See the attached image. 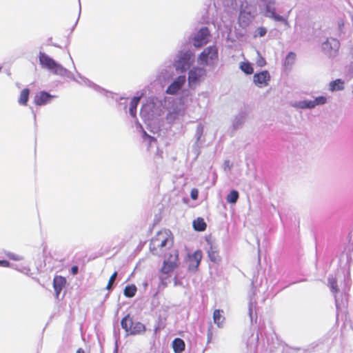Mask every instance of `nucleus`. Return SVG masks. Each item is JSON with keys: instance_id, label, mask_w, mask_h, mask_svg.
I'll use <instances>...</instances> for the list:
<instances>
[{"instance_id": "obj_1", "label": "nucleus", "mask_w": 353, "mask_h": 353, "mask_svg": "<svg viewBox=\"0 0 353 353\" xmlns=\"http://www.w3.org/2000/svg\"><path fill=\"white\" fill-rule=\"evenodd\" d=\"M39 62L41 66L51 72L61 76V77H67L68 78L75 81L76 82L88 85L89 87H92L94 88H97V85H95L93 83L89 81L88 79L81 77L80 74H78L79 79H76L73 74L69 72L67 69L63 68L61 65L57 63L54 60L50 58L48 55L45 53L40 52L39 54Z\"/></svg>"}, {"instance_id": "obj_2", "label": "nucleus", "mask_w": 353, "mask_h": 353, "mask_svg": "<svg viewBox=\"0 0 353 353\" xmlns=\"http://www.w3.org/2000/svg\"><path fill=\"white\" fill-rule=\"evenodd\" d=\"M259 12L265 17L276 22H281L285 27H290L288 15H281L276 13V0H258Z\"/></svg>"}, {"instance_id": "obj_3", "label": "nucleus", "mask_w": 353, "mask_h": 353, "mask_svg": "<svg viewBox=\"0 0 353 353\" xmlns=\"http://www.w3.org/2000/svg\"><path fill=\"white\" fill-rule=\"evenodd\" d=\"M179 264L178 250L172 249L168 254L165 255L161 268L160 279L162 285L167 286V279L170 277L171 273L179 267Z\"/></svg>"}, {"instance_id": "obj_4", "label": "nucleus", "mask_w": 353, "mask_h": 353, "mask_svg": "<svg viewBox=\"0 0 353 353\" xmlns=\"http://www.w3.org/2000/svg\"><path fill=\"white\" fill-rule=\"evenodd\" d=\"M173 239L168 230H162L158 232L152 239L150 248L154 254H160L166 249L172 246Z\"/></svg>"}, {"instance_id": "obj_5", "label": "nucleus", "mask_w": 353, "mask_h": 353, "mask_svg": "<svg viewBox=\"0 0 353 353\" xmlns=\"http://www.w3.org/2000/svg\"><path fill=\"white\" fill-rule=\"evenodd\" d=\"M219 48L216 45H212L206 47L199 54L197 63L203 66L210 69H214L219 63Z\"/></svg>"}, {"instance_id": "obj_6", "label": "nucleus", "mask_w": 353, "mask_h": 353, "mask_svg": "<svg viewBox=\"0 0 353 353\" xmlns=\"http://www.w3.org/2000/svg\"><path fill=\"white\" fill-rule=\"evenodd\" d=\"M258 9L256 4L244 1L241 3L238 17L239 25L243 28H247L257 16Z\"/></svg>"}, {"instance_id": "obj_7", "label": "nucleus", "mask_w": 353, "mask_h": 353, "mask_svg": "<svg viewBox=\"0 0 353 353\" xmlns=\"http://www.w3.org/2000/svg\"><path fill=\"white\" fill-rule=\"evenodd\" d=\"M140 114L144 122L150 125L158 119L161 114V110L153 101H148L142 106Z\"/></svg>"}, {"instance_id": "obj_8", "label": "nucleus", "mask_w": 353, "mask_h": 353, "mask_svg": "<svg viewBox=\"0 0 353 353\" xmlns=\"http://www.w3.org/2000/svg\"><path fill=\"white\" fill-rule=\"evenodd\" d=\"M234 17V14H232L229 11L225 10L221 15L220 21L216 22L217 30L223 36L226 35L229 37L232 32V27Z\"/></svg>"}, {"instance_id": "obj_9", "label": "nucleus", "mask_w": 353, "mask_h": 353, "mask_svg": "<svg viewBox=\"0 0 353 353\" xmlns=\"http://www.w3.org/2000/svg\"><path fill=\"white\" fill-rule=\"evenodd\" d=\"M193 61L192 53L180 52L174 61V67L176 71L183 72L191 66Z\"/></svg>"}, {"instance_id": "obj_10", "label": "nucleus", "mask_w": 353, "mask_h": 353, "mask_svg": "<svg viewBox=\"0 0 353 353\" xmlns=\"http://www.w3.org/2000/svg\"><path fill=\"white\" fill-rule=\"evenodd\" d=\"M207 70L204 67H194L188 72V85L194 89L204 79Z\"/></svg>"}, {"instance_id": "obj_11", "label": "nucleus", "mask_w": 353, "mask_h": 353, "mask_svg": "<svg viewBox=\"0 0 353 353\" xmlns=\"http://www.w3.org/2000/svg\"><path fill=\"white\" fill-rule=\"evenodd\" d=\"M186 77L184 74L179 75L174 79L168 85L165 92L170 95H176L181 93L186 83Z\"/></svg>"}, {"instance_id": "obj_12", "label": "nucleus", "mask_w": 353, "mask_h": 353, "mask_svg": "<svg viewBox=\"0 0 353 353\" xmlns=\"http://www.w3.org/2000/svg\"><path fill=\"white\" fill-rule=\"evenodd\" d=\"M184 114L185 108L183 105L176 101L168 108L166 119L169 123H173L183 117Z\"/></svg>"}, {"instance_id": "obj_13", "label": "nucleus", "mask_w": 353, "mask_h": 353, "mask_svg": "<svg viewBox=\"0 0 353 353\" xmlns=\"http://www.w3.org/2000/svg\"><path fill=\"white\" fill-rule=\"evenodd\" d=\"M210 30L204 27L196 32L192 37V45L196 48H201L209 41Z\"/></svg>"}, {"instance_id": "obj_14", "label": "nucleus", "mask_w": 353, "mask_h": 353, "mask_svg": "<svg viewBox=\"0 0 353 353\" xmlns=\"http://www.w3.org/2000/svg\"><path fill=\"white\" fill-rule=\"evenodd\" d=\"M323 52L329 57H335L340 48L339 41L334 38H329L322 43Z\"/></svg>"}, {"instance_id": "obj_15", "label": "nucleus", "mask_w": 353, "mask_h": 353, "mask_svg": "<svg viewBox=\"0 0 353 353\" xmlns=\"http://www.w3.org/2000/svg\"><path fill=\"white\" fill-rule=\"evenodd\" d=\"M270 79V74L268 70H263L261 72H256L253 76V83L259 88L268 86Z\"/></svg>"}, {"instance_id": "obj_16", "label": "nucleus", "mask_w": 353, "mask_h": 353, "mask_svg": "<svg viewBox=\"0 0 353 353\" xmlns=\"http://www.w3.org/2000/svg\"><path fill=\"white\" fill-rule=\"evenodd\" d=\"M54 97V96L46 92L41 91L36 94L34 102L37 105H45L50 103Z\"/></svg>"}, {"instance_id": "obj_17", "label": "nucleus", "mask_w": 353, "mask_h": 353, "mask_svg": "<svg viewBox=\"0 0 353 353\" xmlns=\"http://www.w3.org/2000/svg\"><path fill=\"white\" fill-rule=\"evenodd\" d=\"M202 259V252L196 250L192 254L189 255V269L195 271L199 267Z\"/></svg>"}, {"instance_id": "obj_18", "label": "nucleus", "mask_w": 353, "mask_h": 353, "mask_svg": "<svg viewBox=\"0 0 353 353\" xmlns=\"http://www.w3.org/2000/svg\"><path fill=\"white\" fill-rule=\"evenodd\" d=\"M174 75L173 68L171 66L162 68L157 74V79L161 82H167L170 80Z\"/></svg>"}, {"instance_id": "obj_19", "label": "nucleus", "mask_w": 353, "mask_h": 353, "mask_svg": "<svg viewBox=\"0 0 353 353\" xmlns=\"http://www.w3.org/2000/svg\"><path fill=\"white\" fill-rule=\"evenodd\" d=\"M225 316L223 311L221 310H215L213 312V321L218 327L222 328L225 323Z\"/></svg>"}, {"instance_id": "obj_20", "label": "nucleus", "mask_w": 353, "mask_h": 353, "mask_svg": "<svg viewBox=\"0 0 353 353\" xmlns=\"http://www.w3.org/2000/svg\"><path fill=\"white\" fill-rule=\"evenodd\" d=\"M66 281L64 277L61 276H57L54 277L53 281V286L56 292L57 296H58L65 286Z\"/></svg>"}, {"instance_id": "obj_21", "label": "nucleus", "mask_w": 353, "mask_h": 353, "mask_svg": "<svg viewBox=\"0 0 353 353\" xmlns=\"http://www.w3.org/2000/svg\"><path fill=\"white\" fill-rule=\"evenodd\" d=\"M345 88V81L337 79L329 83V90L331 92L341 91Z\"/></svg>"}, {"instance_id": "obj_22", "label": "nucleus", "mask_w": 353, "mask_h": 353, "mask_svg": "<svg viewBox=\"0 0 353 353\" xmlns=\"http://www.w3.org/2000/svg\"><path fill=\"white\" fill-rule=\"evenodd\" d=\"M145 326L141 322H134L129 334L130 335H141L143 334L145 332Z\"/></svg>"}, {"instance_id": "obj_23", "label": "nucleus", "mask_w": 353, "mask_h": 353, "mask_svg": "<svg viewBox=\"0 0 353 353\" xmlns=\"http://www.w3.org/2000/svg\"><path fill=\"white\" fill-rule=\"evenodd\" d=\"M293 107L300 109H313L314 108V104L313 100H302L296 101L293 105Z\"/></svg>"}, {"instance_id": "obj_24", "label": "nucleus", "mask_w": 353, "mask_h": 353, "mask_svg": "<svg viewBox=\"0 0 353 353\" xmlns=\"http://www.w3.org/2000/svg\"><path fill=\"white\" fill-rule=\"evenodd\" d=\"M328 285L335 296L336 305L338 309L339 307V303L336 294L339 292V289L336 285V281L332 276L328 279Z\"/></svg>"}, {"instance_id": "obj_25", "label": "nucleus", "mask_w": 353, "mask_h": 353, "mask_svg": "<svg viewBox=\"0 0 353 353\" xmlns=\"http://www.w3.org/2000/svg\"><path fill=\"white\" fill-rule=\"evenodd\" d=\"M134 323V322L132 321V319L130 316V315H127L122 319L121 325L122 328L125 330L128 334H129L130 329H132Z\"/></svg>"}, {"instance_id": "obj_26", "label": "nucleus", "mask_w": 353, "mask_h": 353, "mask_svg": "<svg viewBox=\"0 0 353 353\" xmlns=\"http://www.w3.org/2000/svg\"><path fill=\"white\" fill-rule=\"evenodd\" d=\"M239 68L245 74H252L254 72L252 64L248 61H243L239 63Z\"/></svg>"}, {"instance_id": "obj_27", "label": "nucleus", "mask_w": 353, "mask_h": 353, "mask_svg": "<svg viewBox=\"0 0 353 353\" xmlns=\"http://www.w3.org/2000/svg\"><path fill=\"white\" fill-rule=\"evenodd\" d=\"M172 348L174 353H181L185 349L184 341L179 338L175 339L172 341Z\"/></svg>"}, {"instance_id": "obj_28", "label": "nucleus", "mask_w": 353, "mask_h": 353, "mask_svg": "<svg viewBox=\"0 0 353 353\" xmlns=\"http://www.w3.org/2000/svg\"><path fill=\"white\" fill-rule=\"evenodd\" d=\"M30 94V90L28 88H25L21 90L18 102L20 105H26L28 101Z\"/></svg>"}, {"instance_id": "obj_29", "label": "nucleus", "mask_w": 353, "mask_h": 353, "mask_svg": "<svg viewBox=\"0 0 353 353\" xmlns=\"http://www.w3.org/2000/svg\"><path fill=\"white\" fill-rule=\"evenodd\" d=\"M193 227L195 230L204 231L206 228V223L201 218H198L193 221Z\"/></svg>"}, {"instance_id": "obj_30", "label": "nucleus", "mask_w": 353, "mask_h": 353, "mask_svg": "<svg viewBox=\"0 0 353 353\" xmlns=\"http://www.w3.org/2000/svg\"><path fill=\"white\" fill-rule=\"evenodd\" d=\"M140 97H134L130 102V114L132 117H135L136 115V110L137 105L139 102Z\"/></svg>"}, {"instance_id": "obj_31", "label": "nucleus", "mask_w": 353, "mask_h": 353, "mask_svg": "<svg viewBox=\"0 0 353 353\" xmlns=\"http://www.w3.org/2000/svg\"><path fill=\"white\" fill-rule=\"evenodd\" d=\"M239 199V192L236 190H232L226 196L228 203L234 204Z\"/></svg>"}, {"instance_id": "obj_32", "label": "nucleus", "mask_w": 353, "mask_h": 353, "mask_svg": "<svg viewBox=\"0 0 353 353\" xmlns=\"http://www.w3.org/2000/svg\"><path fill=\"white\" fill-rule=\"evenodd\" d=\"M12 268L26 275H28L30 272V269L26 263H23V264L21 265H12Z\"/></svg>"}, {"instance_id": "obj_33", "label": "nucleus", "mask_w": 353, "mask_h": 353, "mask_svg": "<svg viewBox=\"0 0 353 353\" xmlns=\"http://www.w3.org/2000/svg\"><path fill=\"white\" fill-rule=\"evenodd\" d=\"M137 292V287L134 285H128L124 289V295L127 297H133Z\"/></svg>"}, {"instance_id": "obj_34", "label": "nucleus", "mask_w": 353, "mask_h": 353, "mask_svg": "<svg viewBox=\"0 0 353 353\" xmlns=\"http://www.w3.org/2000/svg\"><path fill=\"white\" fill-rule=\"evenodd\" d=\"M267 32H268V30H267L266 28H265L263 26L258 27L254 31L253 37H254V38L263 37L267 34Z\"/></svg>"}, {"instance_id": "obj_35", "label": "nucleus", "mask_w": 353, "mask_h": 353, "mask_svg": "<svg viewBox=\"0 0 353 353\" xmlns=\"http://www.w3.org/2000/svg\"><path fill=\"white\" fill-rule=\"evenodd\" d=\"M296 59V54L294 52H290L285 57V65L286 66H292L294 63Z\"/></svg>"}, {"instance_id": "obj_36", "label": "nucleus", "mask_w": 353, "mask_h": 353, "mask_svg": "<svg viewBox=\"0 0 353 353\" xmlns=\"http://www.w3.org/2000/svg\"><path fill=\"white\" fill-rule=\"evenodd\" d=\"M208 256L210 259L214 263H218L220 261V256L218 252L216 250H214L212 248L208 251Z\"/></svg>"}, {"instance_id": "obj_37", "label": "nucleus", "mask_w": 353, "mask_h": 353, "mask_svg": "<svg viewBox=\"0 0 353 353\" xmlns=\"http://www.w3.org/2000/svg\"><path fill=\"white\" fill-rule=\"evenodd\" d=\"M327 97L324 96H319L313 99V102L314 104V108L317 105H322L327 103Z\"/></svg>"}, {"instance_id": "obj_38", "label": "nucleus", "mask_w": 353, "mask_h": 353, "mask_svg": "<svg viewBox=\"0 0 353 353\" xmlns=\"http://www.w3.org/2000/svg\"><path fill=\"white\" fill-rule=\"evenodd\" d=\"M256 54H257V57L256 59V64L259 67H261V68L264 67L266 65L265 59L261 56V54H260V52L259 51H257Z\"/></svg>"}, {"instance_id": "obj_39", "label": "nucleus", "mask_w": 353, "mask_h": 353, "mask_svg": "<svg viewBox=\"0 0 353 353\" xmlns=\"http://www.w3.org/2000/svg\"><path fill=\"white\" fill-rule=\"evenodd\" d=\"M203 130H204V128H203V125L199 124L197 125L196 129V133H195V137H196L197 142L200 141V140L203 136Z\"/></svg>"}, {"instance_id": "obj_40", "label": "nucleus", "mask_w": 353, "mask_h": 353, "mask_svg": "<svg viewBox=\"0 0 353 353\" xmlns=\"http://www.w3.org/2000/svg\"><path fill=\"white\" fill-rule=\"evenodd\" d=\"M6 256L9 259H10L12 260H14V261H23V256L17 254L12 253V252L6 253Z\"/></svg>"}, {"instance_id": "obj_41", "label": "nucleus", "mask_w": 353, "mask_h": 353, "mask_svg": "<svg viewBox=\"0 0 353 353\" xmlns=\"http://www.w3.org/2000/svg\"><path fill=\"white\" fill-rule=\"evenodd\" d=\"M117 272H114L113 273V274L110 276V278L109 279V281H108V285L106 287V288L108 290H110L112 288V284L114 283V281L117 279Z\"/></svg>"}, {"instance_id": "obj_42", "label": "nucleus", "mask_w": 353, "mask_h": 353, "mask_svg": "<svg viewBox=\"0 0 353 353\" xmlns=\"http://www.w3.org/2000/svg\"><path fill=\"white\" fill-rule=\"evenodd\" d=\"M143 138L145 141H148L150 143V145L156 141V140L153 137L148 135L145 131H143Z\"/></svg>"}, {"instance_id": "obj_43", "label": "nucleus", "mask_w": 353, "mask_h": 353, "mask_svg": "<svg viewBox=\"0 0 353 353\" xmlns=\"http://www.w3.org/2000/svg\"><path fill=\"white\" fill-rule=\"evenodd\" d=\"M344 282H345V287L346 288H349V286L350 285V269H348V270L347 272V274L345 276Z\"/></svg>"}, {"instance_id": "obj_44", "label": "nucleus", "mask_w": 353, "mask_h": 353, "mask_svg": "<svg viewBox=\"0 0 353 353\" xmlns=\"http://www.w3.org/2000/svg\"><path fill=\"white\" fill-rule=\"evenodd\" d=\"M190 196H191V198L193 199V200H196L198 198V196H199V191L197 189H192L191 190V192H190Z\"/></svg>"}, {"instance_id": "obj_45", "label": "nucleus", "mask_w": 353, "mask_h": 353, "mask_svg": "<svg viewBox=\"0 0 353 353\" xmlns=\"http://www.w3.org/2000/svg\"><path fill=\"white\" fill-rule=\"evenodd\" d=\"M0 266L5 267V268H8V267L12 268V265H11L10 263L6 260H0Z\"/></svg>"}, {"instance_id": "obj_46", "label": "nucleus", "mask_w": 353, "mask_h": 353, "mask_svg": "<svg viewBox=\"0 0 353 353\" xmlns=\"http://www.w3.org/2000/svg\"><path fill=\"white\" fill-rule=\"evenodd\" d=\"M179 284H180V283H179V282L178 281L177 278H176V277H174V285L175 286H177V285H179Z\"/></svg>"}, {"instance_id": "obj_47", "label": "nucleus", "mask_w": 353, "mask_h": 353, "mask_svg": "<svg viewBox=\"0 0 353 353\" xmlns=\"http://www.w3.org/2000/svg\"><path fill=\"white\" fill-rule=\"evenodd\" d=\"M72 272H73L74 274H77V271H78V268H77V267H73V268H72Z\"/></svg>"}, {"instance_id": "obj_48", "label": "nucleus", "mask_w": 353, "mask_h": 353, "mask_svg": "<svg viewBox=\"0 0 353 353\" xmlns=\"http://www.w3.org/2000/svg\"><path fill=\"white\" fill-rule=\"evenodd\" d=\"M249 314L250 316V318L252 319V306L251 305H250V307H249Z\"/></svg>"}, {"instance_id": "obj_49", "label": "nucleus", "mask_w": 353, "mask_h": 353, "mask_svg": "<svg viewBox=\"0 0 353 353\" xmlns=\"http://www.w3.org/2000/svg\"><path fill=\"white\" fill-rule=\"evenodd\" d=\"M137 128L138 129H139L140 130H143L142 126H141L140 124H139V123H137Z\"/></svg>"}, {"instance_id": "obj_50", "label": "nucleus", "mask_w": 353, "mask_h": 353, "mask_svg": "<svg viewBox=\"0 0 353 353\" xmlns=\"http://www.w3.org/2000/svg\"><path fill=\"white\" fill-rule=\"evenodd\" d=\"M77 353H84V351L82 349H79Z\"/></svg>"}, {"instance_id": "obj_51", "label": "nucleus", "mask_w": 353, "mask_h": 353, "mask_svg": "<svg viewBox=\"0 0 353 353\" xmlns=\"http://www.w3.org/2000/svg\"><path fill=\"white\" fill-rule=\"evenodd\" d=\"M210 339H211V336L210 335V334H208V341H210Z\"/></svg>"}, {"instance_id": "obj_52", "label": "nucleus", "mask_w": 353, "mask_h": 353, "mask_svg": "<svg viewBox=\"0 0 353 353\" xmlns=\"http://www.w3.org/2000/svg\"><path fill=\"white\" fill-rule=\"evenodd\" d=\"M228 162H225V164H226V166H229V164H227Z\"/></svg>"}, {"instance_id": "obj_53", "label": "nucleus", "mask_w": 353, "mask_h": 353, "mask_svg": "<svg viewBox=\"0 0 353 353\" xmlns=\"http://www.w3.org/2000/svg\"><path fill=\"white\" fill-rule=\"evenodd\" d=\"M228 162H225V164H226V166H229V164H227Z\"/></svg>"}, {"instance_id": "obj_54", "label": "nucleus", "mask_w": 353, "mask_h": 353, "mask_svg": "<svg viewBox=\"0 0 353 353\" xmlns=\"http://www.w3.org/2000/svg\"><path fill=\"white\" fill-rule=\"evenodd\" d=\"M228 162H225V164H226V166H229V164H227Z\"/></svg>"}]
</instances>
